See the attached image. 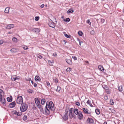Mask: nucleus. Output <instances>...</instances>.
Returning a JSON list of instances; mask_svg holds the SVG:
<instances>
[{
	"label": "nucleus",
	"mask_w": 124,
	"mask_h": 124,
	"mask_svg": "<svg viewBox=\"0 0 124 124\" xmlns=\"http://www.w3.org/2000/svg\"><path fill=\"white\" fill-rule=\"evenodd\" d=\"M50 110L52 111L54 110V105L52 101H50L49 102L48 101L46 103L45 110L46 113L47 114H49L50 113Z\"/></svg>",
	"instance_id": "obj_1"
},
{
	"label": "nucleus",
	"mask_w": 124,
	"mask_h": 124,
	"mask_svg": "<svg viewBox=\"0 0 124 124\" xmlns=\"http://www.w3.org/2000/svg\"><path fill=\"white\" fill-rule=\"evenodd\" d=\"M4 95L3 91L0 89V102L2 104H5L6 102L5 99L2 96Z\"/></svg>",
	"instance_id": "obj_2"
},
{
	"label": "nucleus",
	"mask_w": 124,
	"mask_h": 124,
	"mask_svg": "<svg viewBox=\"0 0 124 124\" xmlns=\"http://www.w3.org/2000/svg\"><path fill=\"white\" fill-rule=\"evenodd\" d=\"M28 108V106L27 104L25 103H23L21 105L20 110L22 112H24L27 110Z\"/></svg>",
	"instance_id": "obj_3"
},
{
	"label": "nucleus",
	"mask_w": 124,
	"mask_h": 124,
	"mask_svg": "<svg viewBox=\"0 0 124 124\" xmlns=\"http://www.w3.org/2000/svg\"><path fill=\"white\" fill-rule=\"evenodd\" d=\"M16 103L17 104H22L23 102V99L21 96H18L16 100Z\"/></svg>",
	"instance_id": "obj_4"
},
{
	"label": "nucleus",
	"mask_w": 124,
	"mask_h": 124,
	"mask_svg": "<svg viewBox=\"0 0 124 124\" xmlns=\"http://www.w3.org/2000/svg\"><path fill=\"white\" fill-rule=\"evenodd\" d=\"M87 123L88 124H93V119L91 118H88L86 121Z\"/></svg>",
	"instance_id": "obj_5"
},
{
	"label": "nucleus",
	"mask_w": 124,
	"mask_h": 124,
	"mask_svg": "<svg viewBox=\"0 0 124 124\" xmlns=\"http://www.w3.org/2000/svg\"><path fill=\"white\" fill-rule=\"evenodd\" d=\"M68 111H66L65 115L62 116L63 119L65 120H66L68 119Z\"/></svg>",
	"instance_id": "obj_6"
},
{
	"label": "nucleus",
	"mask_w": 124,
	"mask_h": 124,
	"mask_svg": "<svg viewBox=\"0 0 124 124\" xmlns=\"http://www.w3.org/2000/svg\"><path fill=\"white\" fill-rule=\"evenodd\" d=\"M79 113L77 116V117L79 120H81L83 118V116L81 112H79Z\"/></svg>",
	"instance_id": "obj_7"
},
{
	"label": "nucleus",
	"mask_w": 124,
	"mask_h": 124,
	"mask_svg": "<svg viewBox=\"0 0 124 124\" xmlns=\"http://www.w3.org/2000/svg\"><path fill=\"white\" fill-rule=\"evenodd\" d=\"M16 103L15 101H13L9 104V107L10 108L14 107L15 106Z\"/></svg>",
	"instance_id": "obj_8"
},
{
	"label": "nucleus",
	"mask_w": 124,
	"mask_h": 124,
	"mask_svg": "<svg viewBox=\"0 0 124 124\" xmlns=\"http://www.w3.org/2000/svg\"><path fill=\"white\" fill-rule=\"evenodd\" d=\"M35 101L37 106H38V105H39L40 104V101H39V100L38 98H35Z\"/></svg>",
	"instance_id": "obj_9"
},
{
	"label": "nucleus",
	"mask_w": 124,
	"mask_h": 124,
	"mask_svg": "<svg viewBox=\"0 0 124 124\" xmlns=\"http://www.w3.org/2000/svg\"><path fill=\"white\" fill-rule=\"evenodd\" d=\"M74 110L75 114L77 116L79 114V112H81L80 111H78V109L77 108L74 109Z\"/></svg>",
	"instance_id": "obj_10"
},
{
	"label": "nucleus",
	"mask_w": 124,
	"mask_h": 124,
	"mask_svg": "<svg viewBox=\"0 0 124 124\" xmlns=\"http://www.w3.org/2000/svg\"><path fill=\"white\" fill-rule=\"evenodd\" d=\"M14 26V25L13 24H10L8 25L6 28L7 29H9L13 28Z\"/></svg>",
	"instance_id": "obj_11"
},
{
	"label": "nucleus",
	"mask_w": 124,
	"mask_h": 124,
	"mask_svg": "<svg viewBox=\"0 0 124 124\" xmlns=\"http://www.w3.org/2000/svg\"><path fill=\"white\" fill-rule=\"evenodd\" d=\"M66 62L69 64H71L72 62L71 60V58H69L66 59H65Z\"/></svg>",
	"instance_id": "obj_12"
},
{
	"label": "nucleus",
	"mask_w": 124,
	"mask_h": 124,
	"mask_svg": "<svg viewBox=\"0 0 124 124\" xmlns=\"http://www.w3.org/2000/svg\"><path fill=\"white\" fill-rule=\"evenodd\" d=\"M19 49L16 48H13L11 49L10 51L12 53H16L18 51Z\"/></svg>",
	"instance_id": "obj_13"
},
{
	"label": "nucleus",
	"mask_w": 124,
	"mask_h": 124,
	"mask_svg": "<svg viewBox=\"0 0 124 124\" xmlns=\"http://www.w3.org/2000/svg\"><path fill=\"white\" fill-rule=\"evenodd\" d=\"M13 114H15L16 115H17L18 116H21L22 114L21 113H19L16 111H14L12 112Z\"/></svg>",
	"instance_id": "obj_14"
},
{
	"label": "nucleus",
	"mask_w": 124,
	"mask_h": 124,
	"mask_svg": "<svg viewBox=\"0 0 124 124\" xmlns=\"http://www.w3.org/2000/svg\"><path fill=\"white\" fill-rule=\"evenodd\" d=\"M83 110L85 113L90 114V113L88 112V110L87 109L83 108Z\"/></svg>",
	"instance_id": "obj_15"
},
{
	"label": "nucleus",
	"mask_w": 124,
	"mask_h": 124,
	"mask_svg": "<svg viewBox=\"0 0 124 124\" xmlns=\"http://www.w3.org/2000/svg\"><path fill=\"white\" fill-rule=\"evenodd\" d=\"M32 31L36 33H38L39 31V29L38 28H34L32 30Z\"/></svg>",
	"instance_id": "obj_16"
},
{
	"label": "nucleus",
	"mask_w": 124,
	"mask_h": 124,
	"mask_svg": "<svg viewBox=\"0 0 124 124\" xmlns=\"http://www.w3.org/2000/svg\"><path fill=\"white\" fill-rule=\"evenodd\" d=\"M48 24L49 26L53 28H54L55 27V26L54 25V23H48Z\"/></svg>",
	"instance_id": "obj_17"
},
{
	"label": "nucleus",
	"mask_w": 124,
	"mask_h": 124,
	"mask_svg": "<svg viewBox=\"0 0 124 124\" xmlns=\"http://www.w3.org/2000/svg\"><path fill=\"white\" fill-rule=\"evenodd\" d=\"M35 80L37 81H39L40 79V77L38 76H36L35 78Z\"/></svg>",
	"instance_id": "obj_18"
},
{
	"label": "nucleus",
	"mask_w": 124,
	"mask_h": 124,
	"mask_svg": "<svg viewBox=\"0 0 124 124\" xmlns=\"http://www.w3.org/2000/svg\"><path fill=\"white\" fill-rule=\"evenodd\" d=\"M9 7H7L6 8L5 10V13H9Z\"/></svg>",
	"instance_id": "obj_19"
},
{
	"label": "nucleus",
	"mask_w": 124,
	"mask_h": 124,
	"mask_svg": "<svg viewBox=\"0 0 124 124\" xmlns=\"http://www.w3.org/2000/svg\"><path fill=\"white\" fill-rule=\"evenodd\" d=\"M69 117L71 118H73L74 117V116H75V115L74 114H73L72 112L69 113Z\"/></svg>",
	"instance_id": "obj_20"
},
{
	"label": "nucleus",
	"mask_w": 124,
	"mask_h": 124,
	"mask_svg": "<svg viewBox=\"0 0 124 124\" xmlns=\"http://www.w3.org/2000/svg\"><path fill=\"white\" fill-rule=\"evenodd\" d=\"M7 100L8 101L10 102L12 101V97L10 96V97H8L7 98Z\"/></svg>",
	"instance_id": "obj_21"
},
{
	"label": "nucleus",
	"mask_w": 124,
	"mask_h": 124,
	"mask_svg": "<svg viewBox=\"0 0 124 124\" xmlns=\"http://www.w3.org/2000/svg\"><path fill=\"white\" fill-rule=\"evenodd\" d=\"M98 68L101 71H102L104 70L103 67L101 65H99L98 66Z\"/></svg>",
	"instance_id": "obj_22"
},
{
	"label": "nucleus",
	"mask_w": 124,
	"mask_h": 124,
	"mask_svg": "<svg viewBox=\"0 0 124 124\" xmlns=\"http://www.w3.org/2000/svg\"><path fill=\"white\" fill-rule=\"evenodd\" d=\"M37 107L39 108V109L40 110L41 112L43 111V109L42 107L40 105V104L37 106Z\"/></svg>",
	"instance_id": "obj_23"
},
{
	"label": "nucleus",
	"mask_w": 124,
	"mask_h": 124,
	"mask_svg": "<svg viewBox=\"0 0 124 124\" xmlns=\"http://www.w3.org/2000/svg\"><path fill=\"white\" fill-rule=\"evenodd\" d=\"M16 75H14L12 77V80L13 81H14L16 80Z\"/></svg>",
	"instance_id": "obj_24"
},
{
	"label": "nucleus",
	"mask_w": 124,
	"mask_h": 124,
	"mask_svg": "<svg viewBox=\"0 0 124 124\" xmlns=\"http://www.w3.org/2000/svg\"><path fill=\"white\" fill-rule=\"evenodd\" d=\"M73 12V10L71 9H69L67 11L68 14L71 13Z\"/></svg>",
	"instance_id": "obj_25"
},
{
	"label": "nucleus",
	"mask_w": 124,
	"mask_h": 124,
	"mask_svg": "<svg viewBox=\"0 0 124 124\" xmlns=\"http://www.w3.org/2000/svg\"><path fill=\"white\" fill-rule=\"evenodd\" d=\"M46 101H45V100L44 99H41V104L43 105H44L45 103V102H46Z\"/></svg>",
	"instance_id": "obj_26"
},
{
	"label": "nucleus",
	"mask_w": 124,
	"mask_h": 124,
	"mask_svg": "<svg viewBox=\"0 0 124 124\" xmlns=\"http://www.w3.org/2000/svg\"><path fill=\"white\" fill-rule=\"evenodd\" d=\"M86 103L87 104L89 105L91 107H93V106L92 104L91 103V101L90 100H88L86 102Z\"/></svg>",
	"instance_id": "obj_27"
},
{
	"label": "nucleus",
	"mask_w": 124,
	"mask_h": 124,
	"mask_svg": "<svg viewBox=\"0 0 124 124\" xmlns=\"http://www.w3.org/2000/svg\"><path fill=\"white\" fill-rule=\"evenodd\" d=\"M123 87L122 85H121L118 87V90L119 91L122 92L123 91Z\"/></svg>",
	"instance_id": "obj_28"
},
{
	"label": "nucleus",
	"mask_w": 124,
	"mask_h": 124,
	"mask_svg": "<svg viewBox=\"0 0 124 124\" xmlns=\"http://www.w3.org/2000/svg\"><path fill=\"white\" fill-rule=\"evenodd\" d=\"M70 19L69 18H67L66 19H64V21L65 22H69L70 21Z\"/></svg>",
	"instance_id": "obj_29"
},
{
	"label": "nucleus",
	"mask_w": 124,
	"mask_h": 124,
	"mask_svg": "<svg viewBox=\"0 0 124 124\" xmlns=\"http://www.w3.org/2000/svg\"><path fill=\"white\" fill-rule=\"evenodd\" d=\"M95 112L98 115L100 114V110L99 109H97L95 110Z\"/></svg>",
	"instance_id": "obj_30"
},
{
	"label": "nucleus",
	"mask_w": 124,
	"mask_h": 124,
	"mask_svg": "<svg viewBox=\"0 0 124 124\" xmlns=\"http://www.w3.org/2000/svg\"><path fill=\"white\" fill-rule=\"evenodd\" d=\"M12 40L14 42H17V40L16 38L15 37H14L12 39Z\"/></svg>",
	"instance_id": "obj_31"
},
{
	"label": "nucleus",
	"mask_w": 124,
	"mask_h": 124,
	"mask_svg": "<svg viewBox=\"0 0 124 124\" xmlns=\"http://www.w3.org/2000/svg\"><path fill=\"white\" fill-rule=\"evenodd\" d=\"M78 34L79 36H82L83 34V33L81 31H79L78 32Z\"/></svg>",
	"instance_id": "obj_32"
},
{
	"label": "nucleus",
	"mask_w": 124,
	"mask_h": 124,
	"mask_svg": "<svg viewBox=\"0 0 124 124\" xmlns=\"http://www.w3.org/2000/svg\"><path fill=\"white\" fill-rule=\"evenodd\" d=\"M27 91L28 93H32L33 92V91L30 89H28L27 90Z\"/></svg>",
	"instance_id": "obj_33"
},
{
	"label": "nucleus",
	"mask_w": 124,
	"mask_h": 124,
	"mask_svg": "<svg viewBox=\"0 0 124 124\" xmlns=\"http://www.w3.org/2000/svg\"><path fill=\"white\" fill-rule=\"evenodd\" d=\"M23 119L24 120H27V117L26 115H24L23 117Z\"/></svg>",
	"instance_id": "obj_34"
},
{
	"label": "nucleus",
	"mask_w": 124,
	"mask_h": 124,
	"mask_svg": "<svg viewBox=\"0 0 124 124\" xmlns=\"http://www.w3.org/2000/svg\"><path fill=\"white\" fill-rule=\"evenodd\" d=\"M64 36L66 38H70L71 37L70 35H68L67 34H64Z\"/></svg>",
	"instance_id": "obj_35"
},
{
	"label": "nucleus",
	"mask_w": 124,
	"mask_h": 124,
	"mask_svg": "<svg viewBox=\"0 0 124 124\" xmlns=\"http://www.w3.org/2000/svg\"><path fill=\"white\" fill-rule=\"evenodd\" d=\"M110 104L111 105H113L114 104L113 101L112 100H111L110 102Z\"/></svg>",
	"instance_id": "obj_36"
},
{
	"label": "nucleus",
	"mask_w": 124,
	"mask_h": 124,
	"mask_svg": "<svg viewBox=\"0 0 124 124\" xmlns=\"http://www.w3.org/2000/svg\"><path fill=\"white\" fill-rule=\"evenodd\" d=\"M61 89V88L59 86H57V89H56V91H57L59 92L60 91V90Z\"/></svg>",
	"instance_id": "obj_37"
},
{
	"label": "nucleus",
	"mask_w": 124,
	"mask_h": 124,
	"mask_svg": "<svg viewBox=\"0 0 124 124\" xmlns=\"http://www.w3.org/2000/svg\"><path fill=\"white\" fill-rule=\"evenodd\" d=\"M73 108H71L69 110V113H70L72 112V111H73Z\"/></svg>",
	"instance_id": "obj_38"
},
{
	"label": "nucleus",
	"mask_w": 124,
	"mask_h": 124,
	"mask_svg": "<svg viewBox=\"0 0 124 124\" xmlns=\"http://www.w3.org/2000/svg\"><path fill=\"white\" fill-rule=\"evenodd\" d=\"M39 16H36L35 17V19L36 21H38L39 20Z\"/></svg>",
	"instance_id": "obj_39"
},
{
	"label": "nucleus",
	"mask_w": 124,
	"mask_h": 124,
	"mask_svg": "<svg viewBox=\"0 0 124 124\" xmlns=\"http://www.w3.org/2000/svg\"><path fill=\"white\" fill-rule=\"evenodd\" d=\"M86 22L88 23L90 25H91V23L90 22V20L89 19L88 20H87L86 21Z\"/></svg>",
	"instance_id": "obj_40"
},
{
	"label": "nucleus",
	"mask_w": 124,
	"mask_h": 124,
	"mask_svg": "<svg viewBox=\"0 0 124 124\" xmlns=\"http://www.w3.org/2000/svg\"><path fill=\"white\" fill-rule=\"evenodd\" d=\"M46 84L48 87H50V84L48 82H46Z\"/></svg>",
	"instance_id": "obj_41"
},
{
	"label": "nucleus",
	"mask_w": 124,
	"mask_h": 124,
	"mask_svg": "<svg viewBox=\"0 0 124 124\" xmlns=\"http://www.w3.org/2000/svg\"><path fill=\"white\" fill-rule=\"evenodd\" d=\"M76 104L78 106H79L80 105V103L79 102H77L76 103Z\"/></svg>",
	"instance_id": "obj_42"
},
{
	"label": "nucleus",
	"mask_w": 124,
	"mask_h": 124,
	"mask_svg": "<svg viewBox=\"0 0 124 124\" xmlns=\"http://www.w3.org/2000/svg\"><path fill=\"white\" fill-rule=\"evenodd\" d=\"M23 48L24 49L26 50L28 49V48L27 46H25L24 47H23Z\"/></svg>",
	"instance_id": "obj_43"
},
{
	"label": "nucleus",
	"mask_w": 124,
	"mask_h": 124,
	"mask_svg": "<svg viewBox=\"0 0 124 124\" xmlns=\"http://www.w3.org/2000/svg\"><path fill=\"white\" fill-rule=\"evenodd\" d=\"M71 69L70 68H67L66 70L67 71H71Z\"/></svg>",
	"instance_id": "obj_44"
},
{
	"label": "nucleus",
	"mask_w": 124,
	"mask_h": 124,
	"mask_svg": "<svg viewBox=\"0 0 124 124\" xmlns=\"http://www.w3.org/2000/svg\"><path fill=\"white\" fill-rule=\"evenodd\" d=\"M72 57L73 59H74L75 60H77V58L76 57V56H72Z\"/></svg>",
	"instance_id": "obj_45"
},
{
	"label": "nucleus",
	"mask_w": 124,
	"mask_h": 124,
	"mask_svg": "<svg viewBox=\"0 0 124 124\" xmlns=\"http://www.w3.org/2000/svg\"><path fill=\"white\" fill-rule=\"evenodd\" d=\"M94 33V31H92L90 32V33L92 35Z\"/></svg>",
	"instance_id": "obj_46"
},
{
	"label": "nucleus",
	"mask_w": 124,
	"mask_h": 124,
	"mask_svg": "<svg viewBox=\"0 0 124 124\" xmlns=\"http://www.w3.org/2000/svg\"><path fill=\"white\" fill-rule=\"evenodd\" d=\"M105 21V20L104 19H102L101 20V22L102 23H103Z\"/></svg>",
	"instance_id": "obj_47"
},
{
	"label": "nucleus",
	"mask_w": 124,
	"mask_h": 124,
	"mask_svg": "<svg viewBox=\"0 0 124 124\" xmlns=\"http://www.w3.org/2000/svg\"><path fill=\"white\" fill-rule=\"evenodd\" d=\"M54 82L55 83H57L58 82V80L57 79H54Z\"/></svg>",
	"instance_id": "obj_48"
},
{
	"label": "nucleus",
	"mask_w": 124,
	"mask_h": 124,
	"mask_svg": "<svg viewBox=\"0 0 124 124\" xmlns=\"http://www.w3.org/2000/svg\"><path fill=\"white\" fill-rule=\"evenodd\" d=\"M48 62L50 64V65H52V62H51L50 61H48Z\"/></svg>",
	"instance_id": "obj_49"
},
{
	"label": "nucleus",
	"mask_w": 124,
	"mask_h": 124,
	"mask_svg": "<svg viewBox=\"0 0 124 124\" xmlns=\"http://www.w3.org/2000/svg\"><path fill=\"white\" fill-rule=\"evenodd\" d=\"M20 78V77L19 76H18L17 77H16V80L19 79Z\"/></svg>",
	"instance_id": "obj_50"
},
{
	"label": "nucleus",
	"mask_w": 124,
	"mask_h": 124,
	"mask_svg": "<svg viewBox=\"0 0 124 124\" xmlns=\"http://www.w3.org/2000/svg\"><path fill=\"white\" fill-rule=\"evenodd\" d=\"M3 43V42L2 40H0V45L2 44Z\"/></svg>",
	"instance_id": "obj_51"
},
{
	"label": "nucleus",
	"mask_w": 124,
	"mask_h": 124,
	"mask_svg": "<svg viewBox=\"0 0 124 124\" xmlns=\"http://www.w3.org/2000/svg\"><path fill=\"white\" fill-rule=\"evenodd\" d=\"M44 6V4H42L40 6V7L41 8H43Z\"/></svg>",
	"instance_id": "obj_52"
},
{
	"label": "nucleus",
	"mask_w": 124,
	"mask_h": 124,
	"mask_svg": "<svg viewBox=\"0 0 124 124\" xmlns=\"http://www.w3.org/2000/svg\"><path fill=\"white\" fill-rule=\"evenodd\" d=\"M31 79L30 78H27V81H30L31 80Z\"/></svg>",
	"instance_id": "obj_53"
},
{
	"label": "nucleus",
	"mask_w": 124,
	"mask_h": 124,
	"mask_svg": "<svg viewBox=\"0 0 124 124\" xmlns=\"http://www.w3.org/2000/svg\"><path fill=\"white\" fill-rule=\"evenodd\" d=\"M42 56L41 55H39L38 56V57L40 59L42 58Z\"/></svg>",
	"instance_id": "obj_54"
},
{
	"label": "nucleus",
	"mask_w": 124,
	"mask_h": 124,
	"mask_svg": "<svg viewBox=\"0 0 124 124\" xmlns=\"http://www.w3.org/2000/svg\"><path fill=\"white\" fill-rule=\"evenodd\" d=\"M33 85L34 87H36L37 86V84L36 83H34Z\"/></svg>",
	"instance_id": "obj_55"
},
{
	"label": "nucleus",
	"mask_w": 124,
	"mask_h": 124,
	"mask_svg": "<svg viewBox=\"0 0 124 124\" xmlns=\"http://www.w3.org/2000/svg\"><path fill=\"white\" fill-rule=\"evenodd\" d=\"M107 93L108 94H109L110 93L108 91H107Z\"/></svg>",
	"instance_id": "obj_56"
},
{
	"label": "nucleus",
	"mask_w": 124,
	"mask_h": 124,
	"mask_svg": "<svg viewBox=\"0 0 124 124\" xmlns=\"http://www.w3.org/2000/svg\"><path fill=\"white\" fill-rule=\"evenodd\" d=\"M104 97L105 99L107 100V96H105Z\"/></svg>",
	"instance_id": "obj_57"
},
{
	"label": "nucleus",
	"mask_w": 124,
	"mask_h": 124,
	"mask_svg": "<svg viewBox=\"0 0 124 124\" xmlns=\"http://www.w3.org/2000/svg\"><path fill=\"white\" fill-rule=\"evenodd\" d=\"M54 54V56H56V55H57L56 53H55V54H54H54Z\"/></svg>",
	"instance_id": "obj_58"
},
{
	"label": "nucleus",
	"mask_w": 124,
	"mask_h": 124,
	"mask_svg": "<svg viewBox=\"0 0 124 124\" xmlns=\"http://www.w3.org/2000/svg\"><path fill=\"white\" fill-rule=\"evenodd\" d=\"M103 124H107V123L106 122H104Z\"/></svg>",
	"instance_id": "obj_59"
},
{
	"label": "nucleus",
	"mask_w": 124,
	"mask_h": 124,
	"mask_svg": "<svg viewBox=\"0 0 124 124\" xmlns=\"http://www.w3.org/2000/svg\"><path fill=\"white\" fill-rule=\"evenodd\" d=\"M85 62L87 63H89L87 61H86Z\"/></svg>",
	"instance_id": "obj_60"
},
{
	"label": "nucleus",
	"mask_w": 124,
	"mask_h": 124,
	"mask_svg": "<svg viewBox=\"0 0 124 124\" xmlns=\"http://www.w3.org/2000/svg\"><path fill=\"white\" fill-rule=\"evenodd\" d=\"M31 83L32 84H33V81H31Z\"/></svg>",
	"instance_id": "obj_61"
},
{
	"label": "nucleus",
	"mask_w": 124,
	"mask_h": 124,
	"mask_svg": "<svg viewBox=\"0 0 124 124\" xmlns=\"http://www.w3.org/2000/svg\"><path fill=\"white\" fill-rule=\"evenodd\" d=\"M79 44L80 46L81 45V42L79 41Z\"/></svg>",
	"instance_id": "obj_62"
},
{
	"label": "nucleus",
	"mask_w": 124,
	"mask_h": 124,
	"mask_svg": "<svg viewBox=\"0 0 124 124\" xmlns=\"http://www.w3.org/2000/svg\"><path fill=\"white\" fill-rule=\"evenodd\" d=\"M8 33L9 34H11L12 33L10 32H9Z\"/></svg>",
	"instance_id": "obj_63"
},
{
	"label": "nucleus",
	"mask_w": 124,
	"mask_h": 124,
	"mask_svg": "<svg viewBox=\"0 0 124 124\" xmlns=\"http://www.w3.org/2000/svg\"><path fill=\"white\" fill-rule=\"evenodd\" d=\"M123 12L124 13V9H123Z\"/></svg>",
	"instance_id": "obj_64"
}]
</instances>
